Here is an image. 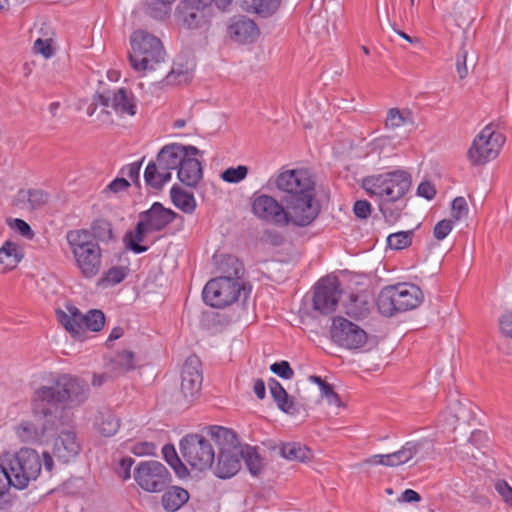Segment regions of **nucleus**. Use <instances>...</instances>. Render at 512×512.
Returning <instances> with one entry per match:
<instances>
[{"label":"nucleus","instance_id":"nucleus-1","mask_svg":"<svg viewBox=\"0 0 512 512\" xmlns=\"http://www.w3.org/2000/svg\"><path fill=\"white\" fill-rule=\"evenodd\" d=\"M30 416L22 418L13 432L20 443L43 444L58 429L61 415L58 405L79 406L87 399L85 381L70 374L43 372L33 381Z\"/></svg>","mask_w":512,"mask_h":512},{"label":"nucleus","instance_id":"nucleus-2","mask_svg":"<svg viewBox=\"0 0 512 512\" xmlns=\"http://www.w3.org/2000/svg\"><path fill=\"white\" fill-rule=\"evenodd\" d=\"M410 186L411 177L403 169L370 175L362 181L363 189L380 201L379 210L387 220L396 218L387 207L388 203H394L403 198Z\"/></svg>","mask_w":512,"mask_h":512},{"label":"nucleus","instance_id":"nucleus-3","mask_svg":"<svg viewBox=\"0 0 512 512\" xmlns=\"http://www.w3.org/2000/svg\"><path fill=\"white\" fill-rule=\"evenodd\" d=\"M4 467L10 471L15 488L22 490L28 487L30 482L37 480L42 466L51 472L54 461L49 452L45 451L40 456L32 448L22 447L15 452H6L1 456Z\"/></svg>","mask_w":512,"mask_h":512},{"label":"nucleus","instance_id":"nucleus-4","mask_svg":"<svg viewBox=\"0 0 512 512\" xmlns=\"http://www.w3.org/2000/svg\"><path fill=\"white\" fill-rule=\"evenodd\" d=\"M66 240L75 267L85 279L98 276L103 267V250L97 241H93L86 229L70 230Z\"/></svg>","mask_w":512,"mask_h":512},{"label":"nucleus","instance_id":"nucleus-5","mask_svg":"<svg viewBox=\"0 0 512 512\" xmlns=\"http://www.w3.org/2000/svg\"><path fill=\"white\" fill-rule=\"evenodd\" d=\"M129 63L135 72L145 75L164 61L165 50L153 34L137 30L130 36Z\"/></svg>","mask_w":512,"mask_h":512},{"label":"nucleus","instance_id":"nucleus-6","mask_svg":"<svg viewBox=\"0 0 512 512\" xmlns=\"http://www.w3.org/2000/svg\"><path fill=\"white\" fill-rule=\"evenodd\" d=\"M209 434L219 446L216 463L211 467L214 475L220 479L235 476L241 468V445L237 442L236 434L222 426L210 427Z\"/></svg>","mask_w":512,"mask_h":512},{"label":"nucleus","instance_id":"nucleus-7","mask_svg":"<svg viewBox=\"0 0 512 512\" xmlns=\"http://www.w3.org/2000/svg\"><path fill=\"white\" fill-rule=\"evenodd\" d=\"M421 289L411 283H398L384 287L377 299L379 311L385 316L417 308L423 301Z\"/></svg>","mask_w":512,"mask_h":512},{"label":"nucleus","instance_id":"nucleus-8","mask_svg":"<svg viewBox=\"0 0 512 512\" xmlns=\"http://www.w3.org/2000/svg\"><path fill=\"white\" fill-rule=\"evenodd\" d=\"M234 276H219L211 279L203 288L204 302L215 308H223L233 304L242 290L239 277V264L235 261Z\"/></svg>","mask_w":512,"mask_h":512},{"label":"nucleus","instance_id":"nucleus-9","mask_svg":"<svg viewBox=\"0 0 512 512\" xmlns=\"http://www.w3.org/2000/svg\"><path fill=\"white\" fill-rule=\"evenodd\" d=\"M58 322L73 337H81L86 330L99 332L105 325V315L101 310L91 309L86 314L72 304H66L56 311Z\"/></svg>","mask_w":512,"mask_h":512},{"label":"nucleus","instance_id":"nucleus-10","mask_svg":"<svg viewBox=\"0 0 512 512\" xmlns=\"http://www.w3.org/2000/svg\"><path fill=\"white\" fill-rule=\"evenodd\" d=\"M505 142L504 136L492 125H486L474 138L467 152L470 163L484 165L499 155Z\"/></svg>","mask_w":512,"mask_h":512},{"label":"nucleus","instance_id":"nucleus-11","mask_svg":"<svg viewBox=\"0 0 512 512\" xmlns=\"http://www.w3.org/2000/svg\"><path fill=\"white\" fill-rule=\"evenodd\" d=\"M183 459L194 469L204 471L214 463L215 452L211 443L200 434L184 436L179 443Z\"/></svg>","mask_w":512,"mask_h":512},{"label":"nucleus","instance_id":"nucleus-12","mask_svg":"<svg viewBox=\"0 0 512 512\" xmlns=\"http://www.w3.org/2000/svg\"><path fill=\"white\" fill-rule=\"evenodd\" d=\"M133 478L139 488L148 493L163 491L171 481L169 470L155 460L139 462L134 468Z\"/></svg>","mask_w":512,"mask_h":512},{"label":"nucleus","instance_id":"nucleus-13","mask_svg":"<svg viewBox=\"0 0 512 512\" xmlns=\"http://www.w3.org/2000/svg\"><path fill=\"white\" fill-rule=\"evenodd\" d=\"M330 335L335 344L348 350H359L368 342V334L363 328L341 316L333 318Z\"/></svg>","mask_w":512,"mask_h":512},{"label":"nucleus","instance_id":"nucleus-14","mask_svg":"<svg viewBox=\"0 0 512 512\" xmlns=\"http://www.w3.org/2000/svg\"><path fill=\"white\" fill-rule=\"evenodd\" d=\"M98 100L102 102L103 107L101 123L111 121L106 108H111L120 117L134 116L137 112L136 98L131 91L125 88L107 91L104 95H99Z\"/></svg>","mask_w":512,"mask_h":512},{"label":"nucleus","instance_id":"nucleus-15","mask_svg":"<svg viewBox=\"0 0 512 512\" xmlns=\"http://www.w3.org/2000/svg\"><path fill=\"white\" fill-rule=\"evenodd\" d=\"M319 211L320 207L314 197V192L291 198L285 209L287 225L306 227L317 218Z\"/></svg>","mask_w":512,"mask_h":512},{"label":"nucleus","instance_id":"nucleus-16","mask_svg":"<svg viewBox=\"0 0 512 512\" xmlns=\"http://www.w3.org/2000/svg\"><path fill=\"white\" fill-rule=\"evenodd\" d=\"M275 186L292 198L307 195L314 192V183L310 174L305 169H287L278 173Z\"/></svg>","mask_w":512,"mask_h":512},{"label":"nucleus","instance_id":"nucleus-17","mask_svg":"<svg viewBox=\"0 0 512 512\" xmlns=\"http://www.w3.org/2000/svg\"><path fill=\"white\" fill-rule=\"evenodd\" d=\"M341 294L339 280L334 276L324 277L316 285L313 308L322 314L332 313L337 307Z\"/></svg>","mask_w":512,"mask_h":512},{"label":"nucleus","instance_id":"nucleus-18","mask_svg":"<svg viewBox=\"0 0 512 512\" xmlns=\"http://www.w3.org/2000/svg\"><path fill=\"white\" fill-rule=\"evenodd\" d=\"M252 211L261 220L278 226H287L285 208L270 195L255 196L252 202Z\"/></svg>","mask_w":512,"mask_h":512},{"label":"nucleus","instance_id":"nucleus-19","mask_svg":"<svg viewBox=\"0 0 512 512\" xmlns=\"http://www.w3.org/2000/svg\"><path fill=\"white\" fill-rule=\"evenodd\" d=\"M203 382L201 364L197 357H189L182 369L181 392L187 399L199 395Z\"/></svg>","mask_w":512,"mask_h":512},{"label":"nucleus","instance_id":"nucleus-20","mask_svg":"<svg viewBox=\"0 0 512 512\" xmlns=\"http://www.w3.org/2000/svg\"><path fill=\"white\" fill-rule=\"evenodd\" d=\"M432 450L433 443L429 439L407 441L399 450L392 452L394 467L406 464L413 458H416L417 461L424 460L431 454Z\"/></svg>","mask_w":512,"mask_h":512},{"label":"nucleus","instance_id":"nucleus-21","mask_svg":"<svg viewBox=\"0 0 512 512\" xmlns=\"http://www.w3.org/2000/svg\"><path fill=\"white\" fill-rule=\"evenodd\" d=\"M179 18L185 28L200 30L208 28L212 16L211 8L182 2L178 6Z\"/></svg>","mask_w":512,"mask_h":512},{"label":"nucleus","instance_id":"nucleus-22","mask_svg":"<svg viewBox=\"0 0 512 512\" xmlns=\"http://www.w3.org/2000/svg\"><path fill=\"white\" fill-rule=\"evenodd\" d=\"M199 149L188 145L187 156L181 161L177 176L187 186H195L202 178V167L198 159Z\"/></svg>","mask_w":512,"mask_h":512},{"label":"nucleus","instance_id":"nucleus-23","mask_svg":"<svg viewBox=\"0 0 512 512\" xmlns=\"http://www.w3.org/2000/svg\"><path fill=\"white\" fill-rule=\"evenodd\" d=\"M80 451V444L73 431H62L54 440L53 454L65 463L74 459Z\"/></svg>","mask_w":512,"mask_h":512},{"label":"nucleus","instance_id":"nucleus-24","mask_svg":"<svg viewBox=\"0 0 512 512\" xmlns=\"http://www.w3.org/2000/svg\"><path fill=\"white\" fill-rule=\"evenodd\" d=\"M176 217L171 209L164 208L160 203H154L151 208L141 215V220L152 232L160 231Z\"/></svg>","mask_w":512,"mask_h":512},{"label":"nucleus","instance_id":"nucleus-25","mask_svg":"<svg viewBox=\"0 0 512 512\" xmlns=\"http://www.w3.org/2000/svg\"><path fill=\"white\" fill-rule=\"evenodd\" d=\"M229 37L235 42L247 44L254 42L259 36V29L254 21L248 18L234 20L228 27Z\"/></svg>","mask_w":512,"mask_h":512},{"label":"nucleus","instance_id":"nucleus-26","mask_svg":"<svg viewBox=\"0 0 512 512\" xmlns=\"http://www.w3.org/2000/svg\"><path fill=\"white\" fill-rule=\"evenodd\" d=\"M188 145L172 143L165 145L157 154L156 159L170 173L179 170L181 161L187 156Z\"/></svg>","mask_w":512,"mask_h":512},{"label":"nucleus","instance_id":"nucleus-27","mask_svg":"<svg viewBox=\"0 0 512 512\" xmlns=\"http://www.w3.org/2000/svg\"><path fill=\"white\" fill-rule=\"evenodd\" d=\"M24 258L23 247L14 241L7 240L0 247V273L14 270Z\"/></svg>","mask_w":512,"mask_h":512},{"label":"nucleus","instance_id":"nucleus-28","mask_svg":"<svg viewBox=\"0 0 512 512\" xmlns=\"http://www.w3.org/2000/svg\"><path fill=\"white\" fill-rule=\"evenodd\" d=\"M171 178L172 173L159 164L157 159L149 162L144 171L145 183L154 189H161Z\"/></svg>","mask_w":512,"mask_h":512},{"label":"nucleus","instance_id":"nucleus-29","mask_svg":"<svg viewBox=\"0 0 512 512\" xmlns=\"http://www.w3.org/2000/svg\"><path fill=\"white\" fill-rule=\"evenodd\" d=\"M94 427L100 435L111 437L119 430L120 422L110 410L105 409L95 416Z\"/></svg>","mask_w":512,"mask_h":512},{"label":"nucleus","instance_id":"nucleus-30","mask_svg":"<svg viewBox=\"0 0 512 512\" xmlns=\"http://www.w3.org/2000/svg\"><path fill=\"white\" fill-rule=\"evenodd\" d=\"M189 500V493L182 487L172 486L162 495V506L166 511L175 512Z\"/></svg>","mask_w":512,"mask_h":512},{"label":"nucleus","instance_id":"nucleus-31","mask_svg":"<svg viewBox=\"0 0 512 512\" xmlns=\"http://www.w3.org/2000/svg\"><path fill=\"white\" fill-rule=\"evenodd\" d=\"M150 232L151 231L144 224V222L140 220L136 225L134 231L129 232L125 236L124 241L126 247L136 254H140L147 251L148 246L141 245V243L145 241L146 235Z\"/></svg>","mask_w":512,"mask_h":512},{"label":"nucleus","instance_id":"nucleus-32","mask_svg":"<svg viewBox=\"0 0 512 512\" xmlns=\"http://www.w3.org/2000/svg\"><path fill=\"white\" fill-rule=\"evenodd\" d=\"M129 273V268L123 265L112 266L102 273L97 280L99 288H109L120 284Z\"/></svg>","mask_w":512,"mask_h":512},{"label":"nucleus","instance_id":"nucleus-33","mask_svg":"<svg viewBox=\"0 0 512 512\" xmlns=\"http://www.w3.org/2000/svg\"><path fill=\"white\" fill-rule=\"evenodd\" d=\"M449 409L452 410L453 413L442 415L438 422V427L441 428L443 432H453L457 422L466 417V409L459 401H455Z\"/></svg>","mask_w":512,"mask_h":512},{"label":"nucleus","instance_id":"nucleus-34","mask_svg":"<svg viewBox=\"0 0 512 512\" xmlns=\"http://www.w3.org/2000/svg\"><path fill=\"white\" fill-rule=\"evenodd\" d=\"M193 78L192 66L183 65L175 62L171 71L166 75L164 83L166 85L176 86L190 82Z\"/></svg>","mask_w":512,"mask_h":512},{"label":"nucleus","instance_id":"nucleus-35","mask_svg":"<svg viewBox=\"0 0 512 512\" xmlns=\"http://www.w3.org/2000/svg\"><path fill=\"white\" fill-rule=\"evenodd\" d=\"M280 452L285 459L290 461L307 462L312 458L311 450L307 446L296 442L283 444Z\"/></svg>","mask_w":512,"mask_h":512},{"label":"nucleus","instance_id":"nucleus-36","mask_svg":"<svg viewBox=\"0 0 512 512\" xmlns=\"http://www.w3.org/2000/svg\"><path fill=\"white\" fill-rule=\"evenodd\" d=\"M173 204L185 213H192L196 208V201L192 193H189L180 187L173 186L170 190Z\"/></svg>","mask_w":512,"mask_h":512},{"label":"nucleus","instance_id":"nucleus-37","mask_svg":"<svg viewBox=\"0 0 512 512\" xmlns=\"http://www.w3.org/2000/svg\"><path fill=\"white\" fill-rule=\"evenodd\" d=\"M241 459L244 460L247 469L252 475L260 474L264 464L255 447L249 445L241 446Z\"/></svg>","mask_w":512,"mask_h":512},{"label":"nucleus","instance_id":"nucleus-38","mask_svg":"<svg viewBox=\"0 0 512 512\" xmlns=\"http://www.w3.org/2000/svg\"><path fill=\"white\" fill-rule=\"evenodd\" d=\"M412 123L413 119L411 117V113L406 109L400 110L398 108H390L387 111L385 119V127L387 129L394 130Z\"/></svg>","mask_w":512,"mask_h":512},{"label":"nucleus","instance_id":"nucleus-39","mask_svg":"<svg viewBox=\"0 0 512 512\" xmlns=\"http://www.w3.org/2000/svg\"><path fill=\"white\" fill-rule=\"evenodd\" d=\"M308 380L318 385L321 398L325 399L329 406L341 407V400L331 384L316 375L309 376Z\"/></svg>","mask_w":512,"mask_h":512},{"label":"nucleus","instance_id":"nucleus-40","mask_svg":"<svg viewBox=\"0 0 512 512\" xmlns=\"http://www.w3.org/2000/svg\"><path fill=\"white\" fill-rule=\"evenodd\" d=\"M164 460L171 466L179 478H185L189 475L187 467L182 463L176 449L173 445L166 444L162 448Z\"/></svg>","mask_w":512,"mask_h":512},{"label":"nucleus","instance_id":"nucleus-41","mask_svg":"<svg viewBox=\"0 0 512 512\" xmlns=\"http://www.w3.org/2000/svg\"><path fill=\"white\" fill-rule=\"evenodd\" d=\"M10 487L15 488L10 471L4 467V463L0 462V509L6 508L10 503L9 490Z\"/></svg>","mask_w":512,"mask_h":512},{"label":"nucleus","instance_id":"nucleus-42","mask_svg":"<svg viewBox=\"0 0 512 512\" xmlns=\"http://www.w3.org/2000/svg\"><path fill=\"white\" fill-rule=\"evenodd\" d=\"M86 231L91 235L93 241L107 242L112 239L113 233L109 222L105 220H96L92 223L90 229Z\"/></svg>","mask_w":512,"mask_h":512},{"label":"nucleus","instance_id":"nucleus-43","mask_svg":"<svg viewBox=\"0 0 512 512\" xmlns=\"http://www.w3.org/2000/svg\"><path fill=\"white\" fill-rule=\"evenodd\" d=\"M18 198L21 201L26 200L31 209H37L47 203L48 194L38 189L21 190L18 193Z\"/></svg>","mask_w":512,"mask_h":512},{"label":"nucleus","instance_id":"nucleus-44","mask_svg":"<svg viewBox=\"0 0 512 512\" xmlns=\"http://www.w3.org/2000/svg\"><path fill=\"white\" fill-rule=\"evenodd\" d=\"M412 231H399L387 237V245L394 250L405 249L412 243Z\"/></svg>","mask_w":512,"mask_h":512},{"label":"nucleus","instance_id":"nucleus-45","mask_svg":"<svg viewBox=\"0 0 512 512\" xmlns=\"http://www.w3.org/2000/svg\"><path fill=\"white\" fill-rule=\"evenodd\" d=\"M33 50L35 54H39L45 59H50L55 53L53 37L36 39L34 41Z\"/></svg>","mask_w":512,"mask_h":512},{"label":"nucleus","instance_id":"nucleus-46","mask_svg":"<svg viewBox=\"0 0 512 512\" xmlns=\"http://www.w3.org/2000/svg\"><path fill=\"white\" fill-rule=\"evenodd\" d=\"M248 168L244 165L229 167L221 173V179L227 183H239L246 178Z\"/></svg>","mask_w":512,"mask_h":512},{"label":"nucleus","instance_id":"nucleus-47","mask_svg":"<svg viewBox=\"0 0 512 512\" xmlns=\"http://www.w3.org/2000/svg\"><path fill=\"white\" fill-rule=\"evenodd\" d=\"M127 449L135 456H153L156 452V445L150 441L130 442Z\"/></svg>","mask_w":512,"mask_h":512},{"label":"nucleus","instance_id":"nucleus-48","mask_svg":"<svg viewBox=\"0 0 512 512\" xmlns=\"http://www.w3.org/2000/svg\"><path fill=\"white\" fill-rule=\"evenodd\" d=\"M469 208L464 197H456L451 203V217L454 222H458L467 217Z\"/></svg>","mask_w":512,"mask_h":512},{"label":"nucleus","instance_id":"nucleus-49","mask_svg":"<svg viewBox=\"0 0 512 512\" xmlns=\"http://www.w3.org/2000/svg\"><path fill=\"white\" fill-rule=\"evenodd\" d=\"M115 369L121 373L128 372L135 368L134 354L131 351H123L115 358Z\"/></svg>","mask_w":512,"mask_h":512},{"label":"nucleus","instance_id":"nucleus-50","mask_svg":"<svg viewBox=\"0 0 512 512\" xmlns=\"http://www.w3.org/2000/svg\"><path fill=\"white\" fill-rule=\"evenodd\" d=\"M280 4V0H252V7L255 12L267 16L274 13Z\"/></svg>","mask_w":512,"mask_h":512},{"label":"nucleus","instance_id":"nucleus-51","mask_svg":"<svg viewBox=\"0 0 512 512\" xmlns=\"http://www.w3.org/2000/svg\"><path fill=\"white\" fill-rule=\"evenodd\" d=\"M453 227L454 221L452 219L440 220L434 226L433 235L437 240L442 241L451 233Z\"/></svg>","mask_w":512,"mask_h":512},{"label":"nucleus","instance_id":"nucleus-52","mask_svg":"<svg viewBox=\"0 0 512 512\" xmlns=\"http://www.w3.org/2000/svg\"><path fill=\"white\" fill-rule=\"evenodd\" d=\"M363 465L394 467L392 453L371 455L363 460Z\"/></svg>","mask_w":512,"mask_h":512},{"label":"nucleus","instance_id":"nucleus-53","mask_svg":"<svg viewBox=\"0 0 512 512\" xmlns=\"http://www.w3.org/2000/svg\"><path fill=\"white\" fill-rule=\"evenodd\" d=\"M495 490L503 501L512 509V487L504 480L495 483Z\"/></svg>","mask_w":512,"mask_h":512},{"label":"nucleus","instance_id":"nucleus-54","mask_svg":"<svg viewBox=\"0 0 512 512\" xmlns=\"http://www.w3.org/2000/svg\"><path fill=\"white\" fill-rule=\"evenodd\" d=\"M270 370L283 379H291L293 377V370L287 361H280L272 364Z\"/></svg>","mask_w":512,"mask_h":512},{"label":"nucleus","instance_id":"nucleus-55","mask_svg":"<svg viewBox=\"0 0 512 512\" xmlns=\"http://www.w3.org/2000/svg\"><path fill=\"white\" fill-rule=\"evenodd\" d=\"M141 162H133L121 169V173L132 182L138 184L140 181Z\"/></svg>","mask_w":512,"mask_h":512},{"label":"nucleus","instance_id":"nucleus-56","mask_svg":"<svg viewBox=\"0 0 512 512\" xmlns=\"http://www.w3.org/2000/svg\"><path fill=\"white\" fill-rule=\"evenodd\" d=\"M134 464V460L131 457H124L119 461L117 474L118 476L126 481L131 478V468Z\"/></svg>","mask_w":512,"mask_h":512},{"label":"nucleus","instance_id":"nucleus-57","mask_svg":"<svg viewBox=\"0 0 512 512\" xmlns=\"http://www.w3.org/2000/svg\"><path fill=\"white\" fill-rule=\"evenodd\" d=\"M498 326L502 335L512 339V312L502 314L499 318Z\"/></svg>","mask_w":512,"mask_h":512},{"label":"nucleus","instance_id":"nucleus-58","mask_svg":"<svg viewBox=\"0 0 512 512\" xmlns=\"http://www.w3.org/2000/svg\"><path fill=\"white\" fill-rule=\"evenodd\" d=\"M10 226L12 229L17 231L21 236L25 238L32 239L34 236V233L29 224L22 219H14L11 222Z\"/></svg>","mask_w":512,"mask_h":512},{"label":"nucleus","instance_id":"nucleus-59","mask_svg":"<svg viewBox=\"0 0 512 512\" xmlns=\"http://www.w3.org/2000/svg\"><path fill=\"white\" fill-rule=\"evenodd\" d=\"M99 95H104V93H96L93 95L90 102L84 101L80 104L79 109H83V106L86 105L85 113L88 117H93L97 108L99 106L102 107V102L98 100Z\"/></svg>","mask_w":512,"mask_h":512},{"label":"nucleus","instance_id":"nucleus-60","mask_svg":"<svg viewBox=\"0 0 512 512\" xmlns=\"http://www.w3.org/2000/svg\"><path fill=\"white\" fill-rule=\"evenodd\" d=\"M353 211L357 217L365 219L371 213V205L366 200H358L354 204Z\"/></svg>","mask_w":512,"mask_h":512},{"label":"nucleus","instance_id":"nucleus-61","mask_svg":"<svg viewBox=\"0 0 512 512\" xmlns=\"http://www.w3.org/2000/svg\"><path fill=\"white\" fill-rule=\"evenodd\" d=\"M436 194V190L434 185H432L428 181L421 182L417 188V195L421 196L427 200H431L434 198Z\"/></svg>","mask_w":512,"mask_h":512},{"label":"nucleus","instance_id":"nucleus-62","mask_svg":"<svg viewBox=\"0 0 512 512\" xmlns=\"http://www.w3.org/2000/svg\"><path fill=\"white\" fill-rule=\"evenodd\" d=\"M467 51L462 49L456 59V70L461 79L467 76L468 70L466 65Z\"/></svg>","mask_w":512,"mask_h":512},{"label":"nucleus","instance_id":"nucleus-63","mask_svg":"<svg viewBox=\"0 0 512 512\" xmlns=\"http://www.w3.org/2000/svg\"><path fill=\"white\" fill-rule=\"evenodd\" d=\"M268 386L274 401L280 400V398H283L287 395V392L283 386L275 379H270Z\"/></svg>","mask_w":512,"mask_h":512},{"label":"nucleus","instance_id":"nucleus-64","mask_svg":"<svg viewBox=\"0 0 512 512\" xmlns=\"http://www.w3.org/2000/svg\"><path fill=\"white\" fill-rule=\"evenodd\" d=\"M129 187V182L125 178H116L109 183L107 190L113 193L124 191Z\"/></svg>","mask_w":512,"mask_h":512}]
</instances>
